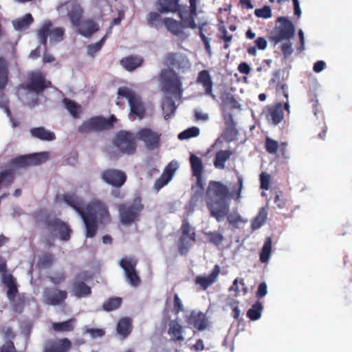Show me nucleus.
<instances>
[{
    "label": "nucleus",
    "mask_w": 352,
    "mask_h": 352,
    "mask_svg": "<svg viewBox=\"0 0 352 352\" xmlns=\"http://www.w3.org/2000/svg\"><path fill=\"white\" fill-rule=\"evenodd\" d=\"M56 202L64 201L82 217L87 238H93L99 225L106 226L111 223V217L107 205L99 199H93L86 206L84 199L74 192L56 195Z\"/></svg>",
    "instance_id": "1"
},
{
    "label": "nucleus",
    "mask_w": 352,
    "mask_h": 352,
    "mask_svg": "<svg viewBox=\"0 0 352 352\" xmlns=\"http://www.w3.org/2000/svg\"><path fill=\"white\" fill-rule=\"evenodd\" d=\"M242 190V178L239 177L238 182L230 189L219 182L211 181L209 183L207 194L214 199L207 202L210 216L218 221H221L227 216L230 223L235 225L241 221V216L228 214V199L239 201Z\"/></svg>",
    "instance_id": "2"
},
{
    "label": "nucleus",
    "mask_w": 352,
    "mask_h": 352,
    "mask_svg": "<svg viewBox=\"0 0 352 352\" xmlns=\"http://www.w3.org/2000/svg\"><path fill=\"white\" fill-rule=\"evenodd\" d=\"M34 217L36 223L44 224L45 229L49 232V237L54 238L58 234L60 240L68 241L70 239L72 229L61 219L51 215L43 209L37 211Z\"/></svg>",
    "instance_id": "3"
},
{
    "label": "nucleus",
    "mask_w": 352,
    "mask_h": 352,
    "mask_svg": "<svg viewBox=\"0 0 352 352\" xmlns=\"http://www.w3.org/2000/svg\"><path fill=\"white\" fill-rule=\"evenodd\" d=\"M176 12L178 13L181 22L184 25V27L190 29L199 28V35L204 45L206 51L208 54H210L211 48L209 39L204 34V26L207 25V23L199 21L198 24H197L195 21V19L197 16V5L192 3H189V6L179 5Z\"/></svg>",
    "instance_id": "4"
},
{
    "label": "nucleus",
    "mask_w": 352,
    "mask_h": 352,
    "mask_svg": "<svg viewBox=\"0 0 352 352\" xmlns=\"http://www.w3.org/2000/svg\"><path fill=\"white\" fill-rule=\"evenodd\" d=\"M142 199L135 197L131 202L118 204V219L120 223L125 227H130L140 221V214L144 210Z\"/></svg>",
    "instance_id": "5"
},
{
    "label": "nucleus",
    "mask_w": 352,
    "mask_h": 352,
    "mask_svg": "<svg viewBox=\"0 0 352 352\" xmlns=\"http://www.w3.org/2000/svg\"><path fill=\"white\" fill-rule=\"evenodd\" d=\"M117 98H126L130 107L129 117L132 120L142 119L146 115V108L141 98L128 87H120L117 91Z\"/></svg>",
    "instance_id": "6"
},
{
    "label": "nucleus",
    "mask_w": 352,
    "mask_h": 352,
    "mask_svg": "<svg viewBox=\"0 0 352 352\" xmlns=\"http://www.w3.org/2000/svg\"><path fill=\"white\" fill-rule=\"evenodd\" d=\"M160 81L162 91L176 98H180L183 93L182 82L180 77L173 69H164L160 74Z\"/></svg>",
    "instance_id": "7"
},
{
    "label": "nucleus",
    "mask_w": 352,
    "mask_h": 352,
    "mask_svg": "<svg viewBox=\"0 0 352 352\" xmlns=\"http://www.w3.org/2000/svg\"><path fill=\"white\" fill-rule=\"evenodd\" d=\"M116 118L112 115L109 118L96 116L84 121L81 125L78 127V132L82 134L89 133L93 131H101L110 129L113 126L116 122Z\"/></svg>",
    "instance_id": "8"
},
{
    "label": "nucleus",
    "mask_w": 352,
    "mask_h": 352,
    "mask_svg": "<svg viewBox=\"0 0 352 352\" xmlns=\"http://www.w3.org/2000/svg\"><path fill=\"white\" fill-rule=\"evenodd\" d=\"M277 21L280 23V25L275 27L272 35L270 37V40L274 43V45H277L283 41H289L295 35V26L290 20L286 17L280 16Z\"/></svg>",
    "instance_id": "9"
},
{
    "label": "nucleus",
    "mask_w": 352,
    "mask_h": 352,
    "mask_svg": "<svg viewBox=\"0 0 352 352\" xmlns=\"http://www.w3.org/2000/svg\"><path fill=\"white\" fill-rule=\"evenodd\" d=\"M40 43L46 45L50 37V43H58L64 40L65 29L62 27L52 28V23L47 21L39 28L37 33Z\"/></svg>",
    "instance_id": "10"
},
{
    "label": "nucleus",
    "mask_w": 352,
    "mask_h": 352,
    "mask_svg": "<svg viewBox=\"0 0 352 352\" xmlns=\"http://www.w3.org/2000/svg\"><path fill=\"white\" fill-rule=\"evenodd\" d=\"M51 86V81L46 79L43 73L40 71H34L28 74V82L22 85L21 88L30 93L39 94Z\"/></svg>",
    "instance_id": "11"
},
{
    "label": "nucleus",
    "mask_w": 352,
    "mask_h": 352,
    "mask_svg": "<svg viewBox=\"0 0 352 352\" xmlns=\"http://www.w3.org/2000/svg\"><path fill=\"white\" fill-rule=\"evenodd\" d=\"M191 242H196V232L190 226L187 219L182 221L181 236L179 239L178 250L182 255H186L191 247Z\"/></svg>",
    "instance_id": "12"
},
{
    "label": "nucleus",
    "mask_w": 352,
    "mask_h": 352,
    "mask_svg": "<svg viewBox=\"0 0 352 352\" xmlns=\"http://www.w3.org/2000/svg\"><path fill=\"white\" fill-rule=\"evenodd\" d=\"M113 144L122 153L132 155L135 151L134 137L127 131H120L117 133L114 138Z\"/></svg>",
    "instance_id": "13"
},
{
    "label": "nucleus",
    "mask_w": 352,
    "mask_h": 352,
    "mask_svg": "<svg viewBox=\"0 0 352 352\" xmlns=\"http://www.w3.org/2000/svg\"><path fill=\"white\" fill-rule=\"evenodd\" d=\"M9 63L3 57H0V106L5 107L7 114L10 116L11 112L8 106V100L3 94V89L9 82Z\"/></svg>",
    "instance_id": "14"
},
{
    "label": "nucleus",
    "mask_w": 352,
    "mask_h": 352,
    "mask_svg": "<svg viewBox=\"0 0 352 352\" xmlns=\"http://www.w3.org/2000/svg\"><path fill=\"white\" fill-rule=\"evenodd\" d=\"M101 179L104 183L120 188L124 185L127 176L122 170L107 168L101 172Z\"/></svg>",
    "instance_id": "15"
},
{
    "label": "nucleus",
    "mask_w": 352,
    "mask_h": 352,
    "mask_svg": "<svg viewBox=\"0 0 352 352\" xmlns=\"http://www.w3.org/2000/svg\"><path fill=\"white\" fill-rule=\"evenodd\" d=\"M47 154L46 153H35L34 154L22 155L14 157L12 160L13 166L18 168H27L36 166L46 160Z\"/></svg>",
    "instance_id": "16"
},
{
    "label": "nucleus",
    "mask_w": 352,
    "mask_h": 352,
    "mask_svg": "<svg viewBox=\"0 0 352 352\" xmlns=\"http://www.w3.org/2000/svg\"><path fill=\"white\" fill-rule=\"evenodd\" d=\"M68 293L66 290L57 287H45L43 291V302L50 305H59L67 300Z\"/></svg>",
    "instance_id": "17"
},
{
    "label": "nucleus",
    "mask_w": 352,
    "mask_h": 352,
    "mask_svg": "<svg viewBox=\"0 0 352 352\" xmlns=\"http://www.w3.org/2000/svg\"><path fill=\"white\" fill-rule=\"evenodd\" d=\"M138 138L143 141L146 148L153 151L159 148L160 144V135L150 129H142L138 132Z\"/></svg>",
    "instance_id": "18"
},
{
    "label": "nucleus",
    "mask_w": 352,
    "mask_h": 352,
    "mask_svg": "<svg viewBox=\"0 0 352 352\" xmlns=\"http://www.w3.org/2000/svg\"><path fill=\"white\" fill-rule=\"evenodd\" d=\"M120 265L124 269L126 280L129 282V284L133 287L138 286L141 280L135 269L136 261L133 259L123 258L120 261Z\"/></svg>",
    "instance_id": "19"
},
{
    "label": "nucleus",
    "mask_w": 352,
    "mask_h": 352,
    "mask_svg": "<svg viewBox=\"0 0 352 352\" xmlns=\"http://www.w3.org/2000/svg\"><path fill=\"white\" fill-rule=\"evenodd\" d=\"M164 65L168 67V69H181L186 65V58L180 52H168L163 59Z\"/></svg>",
    "instance_id": "20"
},
{
    "label": "nucleus",
    "mask_w": 352,
    "mask_h": 352,
    "mask_svg": "<svg viewBox=\"0 0 352 352\" xmlns=\"http://www.w3.org/2000/svg\"><path fill=\"white\" fill-rule=\"evenodd\" d=\"M64 8L67 10V16L72 25L78 26L83 14L82 7L74 2H67L62 6L58 7V10L61 12Z\"/></svg>",
    "instance_id": "21"
},
{
    "label": "nucleus",
    "mask_w": 352,
    "mask_h": 352,
    "mask_svg": "<svg viewBox=\"0 0 352 352\" xmlns=\"http://www.w3.org/2000/svg\"><path fill=\"white\" fill-rule=\"evenodd\" d=\"M239 280L236 279L234 282H232V285L229 287L230 293H234L230 294L226 298L227 305L231 308L232 313L231 315L235 319H238L240 316V309H239V301L234 299L235 297L239 296L240 291L238 287Z\"/></svg>",
    "instance_id": "22"
},
{
    "label": "nucleus",
    "mask_w": 352,
    "mask_h": 352,
    "mask_svg": "<svg viewBox=\"0 0 352 352\" xmlns=\"http://www.w3.org/2000/svg\"><path fill=\"white\" fill-rule=\"evenodd\" d=\"M72 347V342L67 338L48 340L45 344L43 352H68Z\"/></svg>",
    "instance_id": "23"
},
{
    "label": "nucleus",
    "mask_w": 352,
    "mask_h": 352,
    "mask_svg": "<svg viewBox=\"0 0 352 352\" xmlns=\"http://www.w3.org/2000/svg\"><path fill=\"white\" fill-rule=\"evenodd\" d=\"M220 273L221 267L218 264H216L208 276H196L195 284L200 285L203 290H206L209 286L217 281V278Z\"/></svg>",
    "instance_id": "24"
},
{
    "label": "nucleus",
    "mask_w": 352,
    "mask_h": 352,
    "mask_svg": "<svg viewBox=\"0 0 352 352\" xmlns=\"http://www.w3.org/2000/svg\"><path fill=\"white\" fill-rule=\"evenodd\" d=\"M187 323L199 331L205 329L208 325L206 315L201 312L192 311L186 319Z\"/></svg>",
    "instance_id": "25"
},
{
    "label": "nucleus",
    "mask_w": 352,
    "mask_h": 352,
    "mask_svg": "<svg viewBox=\"0 0 352 352\" xmlns=\"http://www.w3.org/2000/svg\"><path fill=\"white\" fill-rule=\"evenodd\" d=\"M265 117L274 125L278 124L283 118L282 104L278 102L275 105L267 107L265 111Z\"/></svg>",
    "instance_id": "26"
},
{
    "label": "nucleus",
    "mask_w": 352,
    "mask_h": 352,
    "mask_svg": "<svg viewBox=\"0 0 352 352\" xmlns=\"http://www.w3.org/2000/svg\"><path fill=\"white\" fill-rule=\"evenodd\" d=\"M144 63L143 57L138 55H130L120 60L121 65L128 72H133L141 67Z\"/></svg>",
    "instance_id": "27"
},
{
    "label": "nucleus",
    "mask_w": 352,
    "mask_h": 352,
    "mask_svg": "<svg viewBox=\"0 0 352 352\" xmlns=\"http://www.w3.org/2000/svg\"><path fill=\"white\" fill-rule=\"evenodd\" d=\"M11 303L12 309L14 313L21 314L28 303L29 298L25 293H19L13 296L11 299H8Z\"/></svg>",
    "instance_id": "28"
},
{
    "label": "nucleus",
    "mask_w": 352,
    "mask_h": 352,
    "mask_svg": "<svg viewBox=\"0 0 352 352\" xmlns=\"http://www.w3.org/2000/svg\"><path fill=\"white\" fill-rule=\"evenodd\" d=\"M179 0H157L155 2V8L160 13H175L178 10L180 5Z\"/></svg>",
    "instance_id": "29"
},
{
    "label": "nucleus",
    "mask_w": 352,
    "mask_h": 352,
    "mask_svg": "<svg viewBox=\"0 0 352 352\" xmlns=\"http://www.w3.org/2000/svg\"><path fill=\"white\" fill-rule=\"evenodd\" d=\"M164 25L166 26L168 32L175 36L182 35L184 33V29L186 28L181 21L170 17L164 19Z\"/></svg>",
    "instance_id": "30"
},
{
    "label": "nucleus",
    "mask_w": 352,
    "mask_h": 352,
    "mask_svg": "<svg viewBox=\"0 0 352 352\" xmlns=\"http://www.w3.org/2000/svg\"><path fill=\"white\" fill-rule=\"evenodd\" d=\"M1 282L7 287L6 294L8 299L12 298L13 296L19 294L18 284L13 275L4 276L1 278Z\"/></svg>",
    "instance_id": "31"
},
{
    "label": "nucleus",
    "mask_w": 352,
    "mask_h": 352,
    "mask_svg": "<svg viewBox=\"0 0 352 352\" xmlns=\"http://www.w3.org/2000/svg\"><path fill=\"white\" fill-rule=\"evenodd\" d=\"M226 128L223 131V135L227 141L234 140L238 135V131L236 129V123L230 114L226 118Z\"/></svg>",
    "instance_id": "32"
},
{
    "label": "nucleus",
    "mask_w": 352,
    "mask_h": 352,
    "mask_svg": "<svg viewBox=\"0 0 352 352\" xmlns=\"http://www.w3.org/2000/svg\"><path fill=\"white\" fill-rule=\"evenodd\" d=\"M77 27L78 32L85 37L91 36L98 30V25L93 19H87L80 22V25Z\"/></svg>",
    "instance_id": "33"
},
{
    "label": "nucleus",
    "mask_w": 352,
    "mask_h": 352,
    "mask_svg": "<svg viewBox=\"0 0 352 352\" xmlns=\"http://www.w3.org/2000/svg\"><path fill=\"white\" fill-rule=\"evenodd\" d=\"M72 292L78 298L87 297L91 295V287L83 281L76 280L72 285Z\"/></svg>",
    "instance_id": "34"
},
{
    "label": "nucleus",
    "mask_w": 352,
    "mask_h": 352,
    "mask_svg": "<svg viewBox=\"0 0 352 352\" xmlns=\"http://www.w3.org/2000/svg\"><path fill=\"white\" fill-rule=\"evenodd\" d=\"M197 82L203 86L206 94L211 95L212 90V82L208 70L204 69L199 73Z\"/></svg>",
    "instance_id": "35"
},
{
    "label": "nucleus",
    "mask_w": 352,
    "mask_h": 352,
    "mask_svg": "<svg viewBox=\"0 0 352 352\" xmlns=\"http://www.w3.org/2000/svg\"><path fill=\"white\" fill-rule=\"evenodd\" d=\"M63 102L72 117L76 119L80 118V116L82 113L81 105L78 104L74 100L69 99V98H64Z\"/></svg>",
    "instance_id": "36"
},
{
    "label": "nucleus",
    "mask_w": 352,
    "mask_h": 352,
    "mask_svg": "<svg viewBox=\"0 0 352 352\" xmlns=\"http://www.w3.org/2000/svg\"><path fill=\"white\" fill-rule=\"evenodd\" d=\"M30 134L32 136L44 141H52L56 138L53 132L47 131L43 126L31 129Z\"/></svg>",
    "instance_id": "37"
},
{
    "label": "nucleus",
    "mask_w": 352,
    "mask_h": 352,
    "mask_svg": "<svg viewBox=\"0 0 352 352\" xmlns=\"http://www.w3.org/2000/svg\"><path fill=\"white\" fill-rule=\"evenodd\" d=\"M267 217V207L259 209L257 215L251 221V228L253 230L260 229L265 223Z\"/></svg>",
    "instance_id": "38"
},
{
    "label": "nucleus",
    "mask_w": 352,
    "mask_h": 352,
    "mask_svg": "<svg viewBox=\"0 0 352 352\" xmlns=\"http://www.w3.org/2000/svg\"><path fill=\"white\" fill-rule=\"evenodd\" d=\"M263 310L262 302L258 300L247 311L246 316L251 321H256L259 320Z\"/></svg>",
    "instance_id": "39"
},
{
    "label": "nucleus",
    "mask_w": 352,
    "mask_h": 352,
    "mask_svg": "<svg viewBox=\"0 0 352 352\" xmlns=\"http://www.w3.org/2000/svg\"><path fill=\"white\" fill-rule=\"evenodd\" d=\"M168 334L173 337L175 341H182L184 340L182 336V327L176 320H171L169 323Z\"/></svg>",
    "instance_id": "40"
},
{
    "label": "nucleus",
    "mask_w": 352,
    "mask_h": 352,
    "mask_svg": "<svg viewBox=\"0 0 352 352\" xmlns=\"http://www.w3.org/2000/svg\"><path fill=\"white\" fill-rule=\"evenodd\" d=\"M189 161L192 175L203 174L204 165L201 159L199 156L195 154H191Z\"/></svg>",
    "instance_id": "41"
},
{
    "label": "nucleus",
    "mask_w": 352,
    "mask_h": 352,
    "mask_svg": "<svg viewBox=\"0 0 352 352\" xmlns=\"http://www.w3.org/2000/svg\"><path fill=\"white\" fill-rule=\"evenodd\" d=\"M231 155L232 153L228 150L219 151L216 153V155H214L213 164H214V166L217 168H224V164L230 158Z\"/></svg>",
    "instance_id": "42"
},
{
    "label": "nucleus",
    "mask_w": 352,
    "mask_h": 352,
    "mask_svg": "<svg viewBox=\"0 0 352 352\" xmlns=\"http://www.w3.org/2000/svg\"><path fill=\"white\" fill-rule=\"evenodd\" d=\"M116 331L119 335L126 338L128 336L131 331V323L129 318H124L118 321L116 326Z\"/></svg>",
    "instance_id": "43"
},
{
    "label": "nucleus",
    "mask_w": 352,
    "mask_h": 352,
    "mask_svg": "<svg viewBox=\"0 0 352 352\" xmlns=\"http://www.w3.org/2000/svg\"><path fill=\"white\" fill-rule=\"evenodd\" d=\"M34 21L31 14L28 13L17 20L13 21V25L17 30H22L28 28Z\"/></svg>",
    "instance_id": "44"
},
{
    "label": "nucleus",
    "mask_w": 352,
    "mask_h": 352,
    "mask_svg": "<svg viewBox=\"0 0 352 352\" xmlns=\"http://www.w3.org/2000/svg\"><path fill=\"white\" fill-rule=\"evenodd\" d=\"M272 252V238L267 237L265 239L264 245L262 247L260 252V261L261 263L267 262L270 253Z\"/></svg>",
    "instance_id": "45"
},
{
    "label": "nucleus",
    "mask_w": 352,
    "mask_h": 352,
    "mask_svg": "<svg viewBox=\"0 0 352 352\" xmlns=\"http://www.w3.org/2000/svg\"><path fill=\"white\" fill-rule=\"evenodd\" d=\"M160 14L159 11L150 12L146 16L148 24L155 28L164 25V19Z\"/></svg>",
    "instance_id": "46"
},
{
    "label": "nucleus",
    "mask_w": 352,
    "mask_h": 352,
    "mask_svg": "<svg viewBox=\"0 0 352 352\" xmlns=\"http://www.w3.org/2000/svg\"><path fill=\"white\" fill-rule=\"evenodd\" d=\"M75 319H69L68 320L54 322L52 326L55 331L64 332V331H72L74 329V322Z\"/></svg>",
    "instance_id": "47"
},
{
    "label": "nucleus",
    "mask_w": 352,
    "mask_h": 352,
    "mask_svg": "<svg viewBox=\"0 0 352 352\" xmlns=\"http://www.w3.org/2000/svg\"><path fill=\"white\" fill-rule=\"evenodd\" d=\"M122 299L119 297L110 298L103 303V309L106 311H111L120 307L122 305Z\"/></svg>",
    "instance_id": "48"
},
{
    "label": "nucleus",
    "mask_w": 352,
    "mask_h": 352,
    "mask_svg": "<svg viewBox=\"0 0 352 352\" xmlns=\"http://www.w3.org/2000/svg\"><path fill=\"white\" fill-rule=\"evenodd\" d=\"M14 180V175L11 170L0 172V187L1 185L9 187Z\"/></svg>",
    "instance_id": "49"
},
{
    "label": "nucleus",
    "mask_w": 352,
    "mask_h": 352,
    "mask_svg": "<svg viewBox=\"0 0 352 352\" xmlns=\"http://www.w3.org/2000/svg\"><path fill=\"white\" fill-rule=\"evenodd\" d=\"M54 261V256L50 252H45L38 261V265L43 268L50 267Z\"/></svg>",
    "instance_id": "50"
},
{
    "label": "nucleus",
    "mask_w": 352,
    "mask_h": 352,
    "mask_svg": "<svg viewBox=\"0 0 352 352\" xmlns=\"http://www.w3.org/2000/svg\"><path fill=\"white\" fill-rule=\"evenodd\" d=\"M218 38L224 42L223 48L228 49L229 47V43H230L232 36L228 34L226 27L223 25H219Z\"/></svg>",
    "instance_id": "51"
},
{
    "label": "nucleus",
    "mask_w": 352,
    "mask_h": 352,
    "mask_svg": "<svg viewBox=\"0 0 352 352\" xmlns=\"http://www.w3.org/2000/svg\"><path fill=\"white\" fill-rule=\"evenodd\" d=\"M106 39H107V36H104L98 42L94 43L93 44H89L87 46L88 55L91 57H94L95 56V54L98 52H100V50L102 49V46L104 45Z\"/></svg>",
    "instance_id": "52"
},
{
    "label": "nucleus",
    "mask_w": 352,
    "mask_h": 352,
    "mask_svg": "<svg viewBox=\"0 0 352 352\" xmlns=\"http://www.w3.org/2000/svg\"><path fill=\"white\" fill-rule=\"evenodd\" d=\"M274 203L276 205V207L280 210L291 207V203L284 197L282 191H279V192L276 195Z\"/></svg>",
    "instance_id": "53"
},
{
    "label": "nucleus",
    "mask_w": 352,
    "mask_h": 352,
    "mask_svg": "<svg viewBox=\"0 0 352 352\" xmlns=\"http://www.w3.org/2000/svg\"><path fill=\"white\" fill-rule=\"evenodd\" d=\"M279 148L278 142L274 140L272 138L266 137L265 142V148L267 153H271V155H275Z\"/></svg>",
    "instance_id": "54"
},
{
    "label": "nucleus",
    "mask_w": 352,
    "mask_h": 352,
    "mask_svg": "<svg viewBox=\"0 0 352 352\" xmlns=\"http://www.w3.org/2000/svg\"><path fill=\"white\" fill-rule=\"evenodd\" d=\"M223 104L230 109L240 108V104L231 94H226L222 96Z\"/></svg>",
    "instance_id": "55"
},
{
    "label": "nucleus",
    "mask_w": 352,
    "mask_h": 352,
    "mask_svg": "<svg viewBox=\"0 0 352 352\" xmlns=\"http://www.w3.org/2000/svg\"><path fill=\"white\" fill-rule=\"evenodd\" d=\"M67 278V275L65 272H57L53 275L47 276V279L54 285H60L65 283Z\"/></svg>",
    "instance_id": "56"
},
{
    "label": "nucleus",
    "mask_w": 352,
    "mask_h": 352,
    "mask_svg": "<svg viewBox=\"0 0 352 352\" xmlns=\"http://www.w3.org/2000/svg\"><path fill=\"white\" fill-rule=\"evenodd\" d=\"M200 130L197 126H192L188 128V129L184 131L179 135V138L180 140H185L193 137H196L199 135Z\"/></svg>",
    "instance_id": "57"
},
{
    "label": "nucleus",
    "mask_w": 352,
    "mask_h": 352,
    "mask_svg": "<svg viewBox=\"0 0 352 352\" xmlns=\"http://www.w3.org/2000/svg\"><path fill=\"white\" fill-rule=\"evenodd\" d=\"M206 235L208 236L209 243L214 245H220L223 241V235L218 232H208Z\"/></svg>",
    "instance_id": "58"
},
{
    "label": "nucleus",
    "mask_w": 352,
    "mask_h": 352,
    "mask_svg": "<svg viewBox=\"0 0 352 352\" xmlns=\"http://www.w3.org/2000/svg\"><path fill=\"white\" fill-rule=\"evenodd\" d=\"M163 111L165 114V118L174 113L175 111V105L174 101L170 98H168L163 103Z\"/></svg>",
    "instance_id": "59"
},
{
    "label": "nucleus",
    "mask_w": 352,
    "mask_h": 352,
    "mask_svg": "<svg viewBox=\"0 0 352 352\" xmlns=\"http://www.w3.org/2000/svg\"><path fill=\"white\" fill-rule=\"evenodd\" d=\"M255 15L258 18L268 19L272 17V8L268 6H264L261 8H257L254 11Z\"/></svg>",
    "instance_id": "60"
},
{
    "label": "nucleus",
    "mask_w": 352,
    "mask_h": 352,
    "mask_svg": "<svg viewBox=\"0 0 352 352\" xmlns=\"http://www.w3.org/2000/svg\"><path fill=\"white\" fill-rule=\"evenodd\" d=\"M178 168V164L175 161H171L168 166L165 168L162 174L167 176L168 179H172L175 172Z\"/></svg>",
    "instance_id": "61"
},
{
    "label": "nucleus",
    "mask_w": 352,
    "mask_h": 352,
    "mask_svg": "<svg viewBox=\"0 0 352 352\" xmlns=\"http://www.w3.org/2000/svg\"><path fill=\"white\" fill-rule=\"evenodd\" d=\"M184 310L182 300L178 294H175L173 296V311L175 314H179Z\"/></svg>",
    "instance_id": "62"
},
{
    "label": "nucleus",
    "mask_w": 352,
    "mask_h": 352,
    "mask_svg": "<svg viewBox=\"0 0 352 352\" xmlns=\"http://www.w3.org/2000/svg\"><path fill=\"white\" fill-rule=\"evenodd\" d=\"M261 188L267 190L270 186V175L265 172H262L260 175Z\"/></svg>",
    "instance_id": "63"
},
{
    "label": "nucleus",
    "mask_w": 352,
    "mask_h": 352,
    "mask_svg": "<svg viewBox=\"0 0 352 352\" xmlns=\"http://www.w3.org/2000/svg\"><path fill=\"white\" fill-rule=\"evenodd\" d=\"M0 352H16L12 340H6V342L0 346Z\"/></svg>",
    "instance_id": "64"
}]
</instances>
